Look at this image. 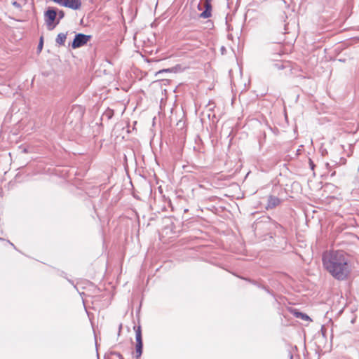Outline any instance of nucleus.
I'll list each match as a JSON object with an SVG mask.
<instances>
[{"mask_svg": "<svg viewBox=\"0 0 359 359\" xmlns=\"http://www.w3.org/2000/svg\"><path fill=\"white\" fill-rule=\"evenodd\" d=\"M322 262L324 269L338 280H346L352 271L350 257L341 250L325 252Z\"/></svg>", "mask_w": 359, "mask_h": 359, "instance_id": "nucleus-1", "label": "nucleus"}, {"mask_svg": "<svg viewBox=\"0 0 359 359\" xmlns=\"http://www.w3.org/2000/svg\"><path fill=\"white\" fill-rule=\"evenodd\" d=\"M134 330L135 331V339H136V348H135V352H136V358L138 359L142 353V331H141V327H134Z\"/></svg>", "mask_w": 359, "mask_h": 359, "instance_id": "nucleus-2", "label": "nucleus"}, {"mask_svg": "<svg viewBox=\"0 0 359 359\" xmlns=\"http://www.w3.org/2000/svg\"><path fill=\"white\" fill-rule=\"evenodd\" d=\"M212 0H204L202 3L199 4L198 8L199 10L202 9V7L205 10L200 14L201 18H208L212 15Z\"/></svg>", "mask_w": 359, "mask_h": 359, "instance_id": "nucleus-3", "label": "nucleus"}, {"mask_svg": "<svg viewBox=\"0 0 359 359\" xmlns=\"http://www.w3.org/2000/svg\"><path fill=\"white\" fill-rule=\"evenodd\" d=\"M90 39V35H86L83 34H77L75 35L74 39L72 42V46L73 48H79L88 43Z\"/></svg>", "mask_w": 359, "mask_h": 359, "instance_id": "nucleus-4", "label": "nucleus"}, {"mask_svg": "<svg viewBox=\"0 0 359 359\" xmlns=\"http://www.w3.org/2000/svg\"><path fill=\"white\" fill-rule=\"evenodd\" d=\"M45 21L48 29H53L55 25H53V22L57 17V12L55 10L49 8L45 13Z\"/></svg>", "mask_w": 359, "mask_h": 359, "instance_id": "nucleus-5", "label": "nucleus"}, {"mask_svg": "<svg viewBox=\"0 0 359 359\" xmlns=\"http://www.w3.org/2000/svg\"><path fill=\"white\" fill-rule=\"evenodd\" d=\"M280 203V200L273 196H269L268 198V203L266 205V209H273L278 206Z\"/></svg>", "mask_w": 359, "mask_h": 359, "instance_id": "nucleus-6", "label": "nucleus"}, {"mask_svg": "<svg viewBox=\"0 0 359 359\" xmlns=\"http://www.w3.org/2000/svg\"><path fill=\"white\" fill-rule=\"evenodd\" d=\"M67 39V34L60 33L56 38V43L60 46H64Z\"/></svg>", "mask_w": 359, "mask_h": 359, "instance_id": "nucleus-7", "label": "nucleus"}, {"mask_svg": "<svg viewBox=\"0 0 359 359\" xmlns=\"http://www.w3.org/2000/svg\"><path fill=\"white\" fill-rule=\"evenodd\" d=\"M294 316L297 317V318H299L302 320H311L310 318L305 313H301V312H295L294 313Z\"/></svg>", "mask_w": 359, "mask_h": 359, "instance_id": "nucleus-8", "label": "nucleus"}, {"mask_svg": "<svg viewBox=\"0 0 359 359\" xmlns=\"http://www.w3.org/2000/svg\"><path fill=\"white\" fill-rule=\"evenodd\" d=\"M57 15H58L59 19L63 18L65 15L64 12L62 11H60L58 13H57Z\"/></svg>", "mask_w": 359, "mask_h": 359, "instance_id": "nucleus-9", "label": "nucleus"}, {"mask_svg": "<svg viewBox=\"0 0 359 359\" xmlns=\"http://www.w3.org/2000/svg\"><path fill=\"white\" fill-rule=\"evenodd\" d=\"M42 47H43V37H41L40 42H39V44L38 46V48L41 50Z\"/></svg>", "mask_w": 359, "mask_h": 359, "instance_id": "nucleus-10", "label": "nucleus"}, {"mask_svg": "<svg viewBox=\"0 0 359 359\" xmlns=\"http://www.w3.org/2000/svg\"><path fill=\"white\" fill-rule=\"evenodd\" d=\"M13 5L15 7V8H20L21 7L20 4L19 3H18L17 1H14L13 3Z\"/></svg>", "mask_w": 359, "mask_h": 359, "instance_id": "nucleus-11", "label": "nucleus"}, {"mask_svg": "<svg viewBox=\"0 0 359 359\" xmlns=\"http://www.w3.org/2000/svg\"><path fill=\"white\" fill-rule=\"evenodd\" d=\"M325 165H326V168H327V169H330V163H327Z\"/></svg>", "mask_w": 359, "mask_h": 359, "instance_id": "nucleus-12", "label": "nucleus"}, {"mask_svg": "<svg viewBox=\"0 0 359 359\" xmlns=\"http://www.w3.org/2000/svg\"><path fill=\"white\" fill-rule=\"evenodd\" d=\"M311 168L313 169L314 165L311 161H310Z\"/></svg>", "mask_w": 359, "mask_h": 359, "instance_id": "nucleus-13", "label": "nucleus"}, {"mask_svg": "<svg viewBox=\"0 0 359 359\" xmlns=\"http://www.w3.org/2000/svg\"><path fill=\"white\" fill-rule=\"evenodd\" d=\"M335 173H336V172H335V171L332 172V173H331V176H334V175H335Z\"/></svg>", "mask_w": 359, "mask_h": 359, "instance_id": "nucleus-14", "label": "nucleus"}, {"mask_svg": "<svg viewBox=\"0 0 359 359\" xmlns=\"http://www.w3.org/2000/svg\"><path fill=\"white\" fill-rule=\"evenodd\" d=\"M168 69H163L162 72H166ZM161 72V71L159 72V73Z\"/></svg>", "mask_w": 359, "mask_h": 359, "instance_id": "nucleus-15", "label": "nucleus"}, {"mask_svg": "<svg viewBox=\"0 0 359 359\" xmlns=\"http://www.w3.org/2000/svg\"><path fill=\"white\" fill-rule=\"evenodd\" d=\"M119 357H120V359H123L121 355L118 354Z\"/></svg>", "mask_w": 359, "mask_h": 359, "instance_id": "nucleus-16", "label": "nucleus"}]
</instances>
